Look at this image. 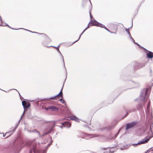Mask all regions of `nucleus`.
Wrapping results in <instances>:
<instances>
[{
    "instance_id": "1",
    "label": "nucleus",
    "mask_w": 153,
    "mask_h": 153,
    "mask_svg": "<svg viewBox=\"0 0 153 153\" xmlns=\"http://www.w3.org/2000/svg\"><path fill=\"white\" fill-rule=\"evenodd\" d=\"M148 91L147 89H143L141 92L140 96L136 100L138 102H141V104H144L148 98V96L147 95Z\"/></svg>"
},
{
    "instance_id": "2",
    "label": "nucleus",
    "mask_w": 153,
    "mask_h": 153,
    "mask_svg": "<svg viewBox=\"0 0 153 153\" xmlns=\"http://www.w3.org/2000/svg\"><path fill=\"white\" fill-rule=\"evenodd\" d=\"M150 138H144L141 141H139L138 143H135V144H133L132 143L131 144L133 145H140L141 144H143L145 143H147L148 142V141L149 140Z\"/></svg>"
},
{
    "instance_id": "3",
    "label": "nucleus",
    "mask_w": 153,
    "mask_h": 153,
    "mask_svg": "<svg viewBox=\"0 0 153 153\" xmlns=\"http://www.w3.org/2000/svg\"><path fill=\"white\" fill-rule=\"evenodd\" d=\"M36 145H35L33 147V150H31L30 151V153H32L33 151L34 153H36L37 152H39V153H46V151L45 150L39 151L37 149L36 147Z\"/></svg>"
},
{
    "instance_id": "4",
    "label": "nucleus",
    "mask_w": 153,
    "mask_h": 153,
    "mask_svg": "<svg viewBox=\"0 0 153 153\" xmlns=\"http://www.w3.org/2000/svg\"><path fill=\"white\" fill-rule=\"evenodd\" d=\"M95 25V26H97L100 27H101L104 28L106 30L108 31V32H110L111 33H113L114 34H116V32H112L111 31H110V30H109L106 27H105V26L102 24L101 23H100L98 22L97 24H94Z\"/></svg>"
},
{
    "instance_id": "5",
    "label": "nucleus",
    "mask_w": 153,
    "mask_h": 153,
    "mask_svg": "<svg viewBox=\"0 0 153 153\" xmlns=\"http://www.w3.org/2000/svg\"><path fill=\"white\" fill-rule=\"evenodd\" d=\"M136 123H137L136 122H133L131 123L127 124L126 125V129L127 130L129 128H132L136 124Z\"/></svg>"
},
{
    "instance_id": "6",
    "label": "nucleus",
    "mask_w": 153,
    "mask_h": 153,
    "mask_svg": "<svg viewBox=\"0 0 153 153\" xmlns=\"http://www.w3.org/2000/svg\"><path fill=\"white\" fill-rule=\"evenodd\" d=\"M62 125L63 126L67 128H70L71 126V123L69 122H65L63 123L62 124Z\"/></svg>"
},
{
    "instance_id": "7",
    "label": "nucleus",
    "mask_w": 153,
    "mask_h": 153,
    "mask_svg": "<svg viewBox=\"0 0 153 153\" xmlns=\"http://www.w3.org/2000/svg\"><path fill=\"white\" fill-rule=\"evenodd\" d=\"M147 57L149 58L152 59L153 57V53L151 51H149L146 53Z\"/></svg>"
},
{
    "instance_id": "8",
    "label": "nucleus",
    "mask_w": 153,
    "mask_h": 153,
    "mask_svg": "<svg viewBox=\"0 0 153 153\" xmlns=\"http://www.w3.org/2000/svg\"><path fill=\"white\" fill-rule=\"evenodd\" d=\"M59 45H59L57 47H55V46H53V47L55 48L59 52V53H60V54L61 55V56H62V59H63V60L64 63V65H65V63H64V59H63V57L62 56V53H61V52L59 51Z\"/></svg>"
},
{
    "instance_id": "9",
    "label": "nucleus",
    "mask_w": 153,
    "mask_h": 153,
    "mask_svg": "<svg viewBox=\"0 0 153 153\" xmlns=\"http://www.w3.org/2000/svg\"><path fill=\"white\" fill-rule=\"evenodd\" d=\"M70 119L71 120H74L77 122L79 121V119L74 116H71L70 117Z\"/></svg>"
},
{
    "instance_id": "10",
    "label": "nucleus",
    "mask_w": 153,
    "mask_h": 153,
    "mask_svg": "<svg viewBox=\"0 0 153 153\" xmlns=\"http://www.w3.org/2000/svg\"><path fill=\"white\" fill-rule=\"evenodd\" d=\"M0 19H1V25L0 24V25L1 26H8L9 27H10L8 25H7V24L6 23H2V21L1 20V16H0Z\"/></svg>"
},
{
    "instance_id": "11",
    "label": "nucleus",
    "mask_w": 153,
    "mask_h": 153,
    "mask_svg": "<svg viewBox=\"0 0 153 153\" xmlns=\"http://www.w3.org/2000/svg\"><path fill=\"white\" fill-rule=\"evenodd\" d=\"M90 22L91 23L93 24L92 25H95L94 24H97L98 22L96 20H92L91 19Z\"/></svg>"
},
{
    "instance_id": "12",
    "label": "nucleus",
    "mask_w": 153,
    "mask_h": 153,
    "mask_svg": "<svg viewBox=\"0 0 153 153\" xmlns=\"http://www.w3.org/2000/svg\"><path fill=\"white\" fill-rule=\"evenodd\" d=\"M48 108H49V109H52L53 110H54L55 109H57V110L58 109V108H56V107L53 106H50L49 107H48Z\"/></svg>"
},
{
    "instance_id": "13",
    "label": "nucleus",
    "mask_w": 153,
    "mask_h": 153,
    "mask_svg": "<svg viewBox=\"0 0 153 153\" xmlns=\"http://www.w3.org/2000/svg\"><path fill=\"white\" fill-rule=\"evenodd\" d=\"M22 104L24 108L25 109L26 108V105L27 104L26 102L25 101H23L22 102Z\"/></svg>"
},
{
    "instance_id": "14",
    "label": "nucleus",
    "mask_w": 153,
    "mask_h": 153,
    "mask_svg": "<svg viewBox=\"0 0 153 153\" xmlns=\"http://www.w3.org/2000/svg\"><path fill=\"white\" fill-rule=\"evenodd\" d=\"M56 97H62V92L61 91H60L59 93L57 95H56Z\"/></svg>"
},
{
    "instance_id": "15",
    "label": "nucleus",
    "mask_w": 153,
    "mask_h": 153,
    "mask_svg": "<svg viewBox=\"0 0 153 153\" xmlns=\"http://www.w3.org/2000/svg\"><path fill=\"white\" fill-rule=\"evenodd\" d=\"M86 29H85L82 32V33L79 36V37L78 39L75 41V42H73V43H72V44H74V43H75L76 42H77V41H78L79 39H80V38L81 36H82V34L84 33V32L86 30Z\"/></svg>"
},
{
    "instance_id": "16",
    "label": "nucleus",
    "mask_w": 153,
    "mask_h": 153,
    "mask_svg": "<svg viewBox=\"0 0 153 153\" xmlns=\"http://www.w3.org/2000/svg\"><path fill=\"white\" fill-rule=\"evenodd\" d=\"M132 25H133L132 24V25L131 26V27H130L128 29H127V28H126V31L127 32L128 34L129 35V36L130 35H131V34H130V32H129V29L130 28H131V27L132 26Z\"/></svg>"
},
{
    "instance_id": "17",
    "label": "nucleus",
    "mask_w": 153,
    "mask_h": 153,
    "mask_svg": "<svg viewBox=\"0 0 153 153\" xmlns=\"http://www.w3.org/2000/svg\"><path fill=\"white\" fill-rule=\"evenodd\" d=\"M114 127V126H110L108 127V130H110L113 128Z\"/></svg>"
},
{
    "instance_id": "18",
    "label": "nucleus",
    "mask_w": 153,
    "mask_h": 153,
    "mask_svg": "<svg viewBox=\"0 0 153 153\" xmlns=\"http://www.w3.org/2000/svg\"><path fill=\"white\" fill-rule=\"evenodd\" d=\"M28 131L29 132H36V133H38L39 134V132L38 131H36L35 129L34 131Z\"/></svg>"
},
{
    "instance_id": "19",
    "label": "nucleus",
    "mask_w": 153,
    "mask_h": 153,
    "mask_svg": "<svg viewBox=\"0 0 153 153\" xmlns=\"http://www.w3.org/2000/svg\"><path fill=\"white\" fill-rule=\"evenodd\" d=\"M22 116H21V118H22ZM21 119H20V120H19V122H18V124L17 125H16V126H15V128H14V130H15L16 129V128H17V127L18 126V125H19V123H20V120H21Z\"/></svg>"
},
{
    "instance_id": "20",
    "label": "nucleus",
    "mask_w": 153,
    "mask_h": 153,
    "mask_svg": "<svg viewBox=\"0 0 153 153\" xmlns=\"http://www.w3.org/2000/svg\"><path fill=\"white\" fill-rule=\"evenodd\" d=\"M22 116H21V118H22ZM21 119H20V120H19V122H18V124L17 125H16V126H15V128H14V130H15L16 129V128H17V127L18 126V125H19V123H20V120H21Z\"/></svg>"
},
{
    "instance_id": "21",
    "label": "nucleus",
    "mask_w": 153,
    "mask_h": 153,
    "mask_svg": "<svg viewBox=\"0 0 153 153\" xmlns=\"http://www.w3.org/2000/svg\"><path fill=\"white\" fill-rule=\"evenodd\" d=\"M56 97V95H55L53 97H51L50 98H48V99L53 100H55Z\"/></svg>"
},
{
    "instance_id": "22",
    "label": "nucleus",
    "mask_w": 153,
    "mask_h": 153,
    "mask_svg": "<svg viewBox=\"0 0 153 153\" xmlns=\"http://www.w3.org/2000/svg\"><path fill=\"white\" fill-rule=\"evenodd\" d=\"M60 101L61 102L63 103V104H65V101L62 99V98L60 99Z\"/></svg>"
},
{
    "instance_id": "23",
    "label": "nucleus",
    "mask_w": 153,
    "mask_h": 153,
    "mask_svg": "<svg viewBox=\"0 0 153 153\" xmlns=\"http://www.w3.org/2000/svg\"><path fill=\"white\" fill-rule=\"evenodd\" d=\"M120 129L119 130H118V131L117 132V134H116L115 135V137L114 138H115L117 136V135L119 134L120 132Z\"/></svg>"
},
{
    "instance_id": "24",
    "label": "nucleus",
    "mask_w": 153,
    "mask_h": 153,
    "mask_svg": "<svg viewBox=\"0 0 153 153\" xmlns=\"http://www.w3.org/2000/svg\"><path fill=\"white\" fill-rule=\"evenodd\" d=\"M30 103H28L27 104H26V108H28L30 106Z\"/></svg>"
},
{
    "instance_id": "25",
    "label": "nucleus",
    "mask_w": 153,
    "mask_h": 153,
    "mask_svg": "<svg viewBox=\"0 0 153 153\" xmlns=\"http://www.w3.org/2000/svg\"><path fill=\"white\" fill-rule=\"evenodd\" d=\"M129 37L130 38V39L133 41H134V40L133 39V38L131 37V35L129 36Z\"/></svg>"
},
{
    "instance_id": "26",
    "label": "nucleus",
    "mask_w": 153,
    "mask_h": 153,
    "mask_svg": "<svg viewBox=\"0 0 153 153\" xmlns=\"http://www.w3.org/2000/svg\"><path fill=\"white\" fill-rule=\"evenodd\" d=\"M89 14H90V18L91 20H92V16L91 14V10L89 12Z\"/></svg>"
},
{
    "instance_id": "27",
    "label": "nucleus",
    "mask_w": 153,
    "mask_h": 153,
    "mask_svg": "<svg viewBox=\"0 0 153 153\" xmlns=\"http://www.w3.org/2000/svg\"><path fill=\"white\" fill-rule=\"evenodd\" d=\"M141 107H142V105H141L140 104H139V105L138 107V109H140L141 108Z\"/></svg>"
},
{
    "instance_id": "28",
    "label": "nucleus",
    "mask_w": 153,
    "mask_h": 153,
    "mask_svg": "<svg viewBox=\"0 0 153 153\" xmlns=\"http://www.w3.org/2000/svg\"><path fill=\"white\" fill-rule=\"evenodd\" d=\"M88 136L89 137V138H91L92 137H95V136H92V135H88Z\"/></svg>"
},
{
    "instance_id": "29",
    "label": "nucleus",
    "mask_w": 153,
    "mask_h": 153,
    "mask_svg": "<svg viewBox=\"0 0 153 153\" xmlns=\"http://www.w3.org/2000/svg\"><path fill=\"white\" fill-rule=\"evenodd\" d=\"M40 34H43L44 35V36H45V37H47V35L43 33H40Z\"/></svg>"
},
{
    "instance_id": "30",
    "label": "nucleus",
    "mask_w": 153,
    "mask_h": 153,
    "mask_svg": "<svg viewBox=\"0 0 153 153\" xmlns=\"http://www.w3.org/2000/svg\"><path fill=\"white\" fill-rule=\"evenodd\" d=\"M89 27V24H88V26H87V27L85 28V29H87Z\"/></svg>"
},
{
    "instance_id": "31",
    "label": "nucleus",
    "mask_w": 153,
    "mask_h": 153,
    "mask_svg": "<svg viewBox=\"0 0 153 153\" xmlns=\"http://www.w3.org/2000/svg\"><path fill=\"white\" fill-rule=\"evenodd\" d=\"M28 30V31H30V32H32V33H37V32H32V31H30V30Z\"/></svg>"
},
{
    "instance_id": "32",
    "label": "nucleus",
    "mask_w": 153,
    "mask_h": 153,
    "mask_svg": "<svg viewBox=\"0 0 153 153\" xmlns=\"http://www.w3.org/2000/svg\"><path fill=\"white\" fill-rule=\"evenodd\" d=\"M149 105H150V103H149L148 104V105H147V108H149Z\"/></svg>"
},
{
    "instance_id": "33",
    "label": "nucleus",
    "mask_w": 153,
    "mask_h": 153,
    "mask_svg": "<svg viewBox=\"0 0 153 153\" xmlns=\"http://www.w3.org/2000/svg\"><path fill=\"white\" fill-rule=\"evenodd\" d=\"M7 133H8V132H6L5 134H3V137H4V136H5V135H6L7 134Z\"/></svg>"
},
{
    "instance_id": "34",
    "label": "nucleus",
    "mask_w": 153,
    "mask_h": 153,
    "mask_svg": "<svg viewBox=\"0 0 153 153\" xmlns=\"http://www.w3.org/2000/svg\"><path fill=\"white\" fill-rule=\"evenodd\" d=\"M136 44H137V45H138V46H140V45L138 44L136 42Z\"/></svg>"
},
{
    "instance_id": "35",
    "label": "nucleus",
    "mask_w": 153,
    "mask_h": 153,
    "mask_svg": "<svg viewBox=\"0 0 153 153\" xmlns=\"http://www.w3.org/2000/svg\"><path fill=\"white\" fill-rule=\"evenodd\" d=\"M63 88V87L61 89L60 91H61V92H62V90Z\"/></svg>"
},
{
    "instance_id": "36",
    "label": "nucleus",
    "mask_w": 153,
    "mask_h": 153,
    "mask_svg": "<svg viewBox=\"0 0 153 153\" xmlns=\"http://www.w3.org/2000/svg\"><path fill=\"white\" fill-rule=\"evenodd\" d=\"M60 128H62V126H60Z\"/></svg>"
},
{
    "instance_id": "37",
    "label": "nucleus",
    "mask_w": 153,
    "mask_h": 153,
    "mask_svg": "<svg viewBox=\"0 0 153 153\" xmlns=\"http://www.w3.org/2000/svg\"><path fill=\"white\" fill-rule=\"evenodd\" d=\"M133 42L134 43V44H136V42H135V41L134 40V41H133Z\"/></svg>"
},
{
    "instance_id": "38",
    "label": "nucleus",
    "mask_w": 153,
    "mask_h": 153,
    "mask_svg": "<svg viewBox=\"0 0 153 153\" xmlns=\"http://www.w3.org/2000/svg\"><path fill=\"white\" fill-rule=\"evenodd\" d=\"M128 115V113H127L126 114V115Z\"/></svg>"
},
{
    "instance_id": "39",
    "label": "nucleus",
    "mask_w": 153,
    "mask_h": 153,
    "mask_svg": "<svg viewBox=\"0 0 153 153\" xmlns=\"http://www.w3.org/2000/svg\"><path fill=\"white\" fill-rule=\"evenodd\" d=\"M25 112V111H24V112H23V114H22V115H23V114H24V113Z\"/></svg>"
},
{
    "instance_id": "40",
    "label": "nucleus",
    "mask_w": 153,
    "mask_h": 153,
    "mask_svg": "<svg viewBox=\"0 0 153 153\" xmlns=\"http://www.w3.org/2000/svg\"><path fill=\"white\" fill-rule=\"evenodd\" d=\"M89 0L90 1V3L91 4V1H90V0Z\"/></svg>"
},
{
    "instance_id": "41",
    "label": "nucleus",
    "mask_w": 153,
    "mask_h": 153,
    "mask_svg": "<svg viewBox=\"0 0 153 153\" xmlns=\"http://www.w3.org/2000/svg\"><path fill=\"white\" fill-rule=\"evenodd\" d=\"M104 153H105V152H104Z\"/></svg>"
}]
</instances>
